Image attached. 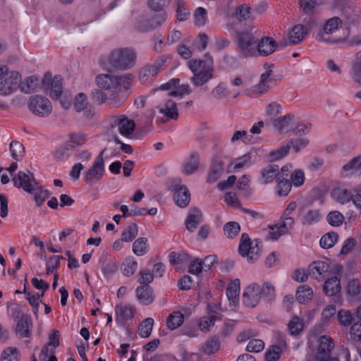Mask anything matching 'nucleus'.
I'll return each mask as SVG.
<instances>
[{
    "mask_svg": "<svg viewBox=\"0 0 361 361\" xmlns=\"http://www.w3.org/2000/svg\"><path fill=\"white\" fill-rule=\"evenodd\" d=\"M214 61L212 57L205 54L204 60L192 59L188 61V66L193 73L191 82L195 86H202L213 78Z\"/></svg>",
    "mask_w": 361,
    "mask_h": 361,
    "instance_id": "obj_1",
    "label": "nucleus"
},
{
    "mask_svg": "<svg viewBox=\"0 0 361 361\" xmlns=\"http://www.w3.org/2000/svg\"><path fill=\"white\" fill-rule=\"evenodd\" d=\"M137 53L132 47L113 49L107 57L109 64L118 71H126L135 66Z\"/></svg>",
    "mask_w": 361,
    "mask_h": 361,
    "instance_id": "obj_2",
    "label": "nucleus"
},
{
    "mask_svg": "<svg viewBox=\"0 0 361 361\" xmlns=\"http://www.w3.org/2000/svg\"><path fill=\"white\" fill-rule=\"evenodd\" d=\"M342 25V20L338 17H333L328 19L323 25L322 28L316 36L317 41L331 44H343L347 41L348 35L345 37H334L331 35L338 30Z\"/></svg>",
    "mask_w": 361,
    "mask_h": 361,
    "instance_id": "obj_3",
    "label": "nucleus"
},
{
    "mask_svg": "<svg viewBox=\"0 0 361 361\" xmlns=\"http://www.w3.org/2000/svg\"><path fill=\"white\" fill-rule=\"evenodd\" d=\"M235 41L237 51L239 55L243 58H247L256 55L257 39L251 34L246 32H236Z\"/></svg>",
    "mask_w": 361,
    "mask_h": 361,
    "instance_id": "obj_4",
    "label": "nucleus"
},
{
    "mask_svg": "<svg viewBox=\"0 0 361 361\" xmlns=\"http://www.w3.org/2000/svg\"><path fill=\"white\" fill-rule=\"evenodd\" d=\"M166 56H159L153 63H147L140 68L139 79L142 83H148L152 80L159 71L164 69L167 60Z\"/></svg>",
    "mask_w": 361,
    "mask_h": 361,
    "instance_id": "obj_5",
    "label": "nucleus"
},
{
    "mask_svg": "<svg viewBox=\"0 0 361 361\" xmlns=\"http://www.w3.org/2000/svg\"><path fill=\"white\" fill-rule=\"evenodd\" d=\"M21 82L20 75L17 71H6L0 78V94L6 96L16 91Z\"/></svg>",
    "mask_w": 361,
    "mask_h": 361,
    "instance_id": "obj_6",
    "label": "nucleus"
},
{
    "mask_svg": "<svg viewBox=\"0 0 361 361\" xmlns=\"http://www.w3.org/2000/svg\"><path fill=\"white\" fill-rule=\"evenodd\" d=\"M28 107L35 115L40 117L49 115L52 110L49 100L39 95L32 96L30 98Z\"/></svg>",
    "mask_w": 361,
    "mask_h": 361,
    "instance_id": "obj_7",
    "label": "nucleus"
},
{
    "mask_svg": "<svg viewBox=\"0 0 361 361\" xmlns=\"http://www.w3.org/2000/svg\"><path fill=\"white\" fill-rule=\"evenodd\" d=\"M105 149H103L96 158L93 166L89 169L85 174V180L90 185L96 181H99L104 176V161L103 154Z\"/></svg>",
    "mask_w": 361,
    "mask_h": 361,
    "instance_id": "obj_8",
    "label": "nucleus"
},
{
    "mask_svg": "<svg viewBox=\"0 0 361 361\" xmlns=\"http://www.w3.org/2000/svg\"><path fill=\"white\" fill-rule=\"evenodd\" d=\"M13 185L18 188H23L27 192H32L34 186L37 185L33 173L27 170L20 171L12 179Z\"/></svg>",
    "mask_w": 361,
    "mask_h": 361,
    "instance_id": "obj_9",
    "label": "nucleus"
},
{
    "mask_svg": "<svg viewBox=\"0 0 361 361\" xmlns=\"http://www.w3.org/2000/svg\"><path fill=\"white\" fill-rule=\"evenodd\" d=\"M111 128H118V132L124 136H129L135 127V122L128 119L125 115L112 116L111 119Z\"/></svg>",
    "mask_w": 361,
    "mask_h": 361,
    "instance_id": "obj_10",
    "label": "nucleus"
},
{
    "mask_svg": "<svg viewBox=\"0 0 361 361\" xmlns=\"http://www.w3.org/2000/svg\"><path fill=\"white\" fill-rule=\"evenodd\" d=\"M307 33V29L303 25H296L289 32L288 39H283L279 45L281 47L300 44Z\"/></svg>",
    "mask_w": 361,
    "mask_h": 361,
    "instance_id": "obj_11",
    "label": "nucleus"
},
{
    "mask_svg": "<svg viewBox=\"0 0 361 361\" xmlns=\"http://www.w3.org/2000/svg\"><path fill=\"white\" fill-rule=\"evenodd\" d=\"M308 271L311 277L318 281H322L331 271V266L326 262L316 261L309 266Z\"/></svg>",
    "mask_w": 361,
    "mask_h": 361,
    "instance_id": "obj_12",
    "label": "nucleus"
},
{
    "mask_svg": "<svg viewBox=\"0 0 361 361\" xmlns=\"http://www.w3.org/2000/svg\"><path fill=\"white\" fill-rule=\"evenodd\" d=\"M260 287L257 284L248 286L243 293V302L250 307H255L260 300Z\"/></svg>",
    "mask_w": 361,
    "mask_h": 361,
    "instance_id": "obj_13",
    "label": "nucleus"
},
{
    "mask_svg": "<svg viewBox=\"0 0 361 361\" xmlns=\"http://www.w3.org/2000/svg\"><path fill=\"white\" fill-rule=\"evenodd\" d=\"M252 242L251 241L249 235L247 233H243L240 237L239 244V253L243 256H247L250 261H253L257 257H255L254 254H257L259 248L257 245L255 247L252 246Z\"/></svg>",
    "mask_w": 361,
    "mask_h": 361,
    "instance_id": "obj_14",
    "label": "nucleus"
},
{
    "mask_svg": "<svg viewBox=\"0 0 361 361\" xmlns=\"http://www.w3.org/2000/svg\"><path fill=\"white\" fill-rule=\"evenodd\" d=\"M319 343L316 360L324 361L328 357L330 352L334 348V343L332 338L326 336H321L319 339Z\"/></svg>",
    "mask_w": 361,
    "mask_h": 361,
    "instance_id": "obj_15",
    "label": "nucleus"
},
{
    "mask_svg": "<svg viewBox=\"0 0 361 361\" xmlns=\"http://www.w3.org/2000/svg\"><path fill=\"white\" fill-rule=\"evenodd\" d=\"M32 326L31 317L27 314H22L16 327V333L20 338H28L31 336Z\"/></svg>",
    "mask_w": 361,
    "mask_h": 361,
    "instance_id": "obj_16",
    "label": "nucleus"
},
{
    "mask_svg": "<svg viewBox=\"0 0 361 361\" xmlns=\"http://www.w3.org/2000/svg\"><path fill=\"white\" fill-rule=\"evenodd\" d=\"M257 51L260 55L268 56L276 49L278 44L272 37H264L259 42L257 39Z\"/></svg>",
    "mask_w": 361,
    "mask_h": 361,
    "instance_id": "obj_17",
    "label": "nucleus"
},
{
    "mask_svg": "<svg viewBox=\"0 0 361 361\" xmlns=\"http://www.w3.org/2000/svg\"><path fill=\"white\" fill-rule=\"evenodd\" d=\"M166 19V13H162L155 15L154 17L147 20L143 24L138 26V30L142 32L152 30L159 27Z\"/></svg>",
    "mask_w": 361,
    "mask_h": 361,
    "instance_id": "obj_18",
    "label": "nucleus"
},
{
    "mask_svg": "<svg viewBox=\"0 0 361 361\" xmlns=\"http://www.w3.org/2000/svg\"><path fill=\"white\" fill-rule=\"evenodd\" d=\"M202 214L197 208L190 209L187 219L185 221L186 228L190 232H193L197 226L202 222Z\"/></svg>",
    "mask_w": 361,
    "mask_h": 361,
    "instance_id": "obj_19",
    "label": "nucleus"
},
{
    "mask_svg": "<svg viewBox=\"0 0 361 361\" xmlns=\"http://www.w3.org/2000/svg\"><path fill=\"white\" fill-rule=\"evenodd\" d=\"M350 75L353 82L361 85V50L355 54L351 63Z\"/></svg>",
    "mask_w": 361,
    "mask_h": 361,
    "instance_id": "obj_20",
    "label": "nucleus"
},
{
    "mask_svg": "<svg viewBox=\"0 0 361 361\" xmlns=\"http://www.w3.org/2000/svg\"><path fill=\"white\" fill-rule=\"evenodd\" d=\"M224 163L220 159H214L208 173L207 181L209 183L216 182L224 171Z\"/></svg>",
    "mask_w": 361,
    "mask_h": 361,
    "instance_id": "obj_21",
    "label": "nucleus"
},
{
    "mask_svg": "<svg viewBox=\"0 0 361 361\" xmlns=\"http://www.w3.org/2000/svg\"><path fill=\"white\" fill-rule=\"evenodd\" d=\"M136 295L139 301L143 305H147L154 301V294L149 286H142L136 288Z\"/></svg>",
    "mask_w": 361,
    "mask_h": 361,
    "instance_id": "obj_22",
    "label": "nucleus"
},
{
    "mask_svg": "<svg viewBox=\"0 0 361 361\" xmlns=\"http://www.w3.org/2000/svg\"><path fill=\"white\" fill-rule=\"evenodd\" d=\"M174 200L180 207H185L190 202V193L185 185L179 186L174 194Z\"/></svg>",
    "mask_w": 361,
    "mask_h": 361,
    "instance_id": "obj_23",
    "label": "nucleus"
},
{
    "mask_svg": "<svg viewBox=\"0 0 361 361\" xmlns=\"http://www.w3.org/2000/svg\"><path fill=\"white\" fill-rule=\"evenodd\" d=\"M257 153L254 151H250L245 155L233 159L231 164H234L233 169L237 171L244 166L251 165L256 161Z\"/></svg>",
    "mask_w": 361,
    "mask_h": 361,
    "instance_id": "obj_24",
    "label": "nucleus"
},
{
    "mask_svg": "<svg viewBox=\"0 0 361 361\" xmlns=\"http://www.w3.org/2000/svg\"><path fill=\"white\" fill-rule=\"evenodd\" d=\"M294 118L293 114H287L283 116L271 119V124L280 133L288 131L290 123Z\"/></svg>",
    "mask_w": 361,
    "mask_h": 361,
    "instance_id": "obj_25",
    "label": "nucleus"
},
{
    "mask_svg": "<svg viewBox=\"0 0 361 361\" xmlns=\"http://www.w3.org/2000/svg\"><path fill=\"white\" fill-rule=\"evenodd\" d=\"M262 183L267 184L271 182L274 178L278 180V177H281L279 166L276 164H270L264 168L261 171Z\"/></svg>",
    "mask_w": 361,
    "mask_h": 361,
    "instance_id": "obj_26",
    "label": "nucleus"
},
{
    "mask_svg": "<svg viewBox=\"0 0 361 361\" xmlns=\"http://www.w3.org/2000/svg\"><path fill=\"white\" fill-rule=\"evenodd\" d=\"M340 280L336 276L327 279L323 286V290L326 295L334 296L341 290Z\"/></svg>",
    "mask_w": 361,
    "mask_h": 361,
    "instance_id": "obj_27",
    "label": "nucleus"
},
{
    "mask_svg": "<svg viewBox=\"0 0 361 361\" xmlns=\"http://www.w3.org/2000/svg\"><path fill=\"white\" fill-rule=\"evenodd\" d=\"M134 308L131 305H117L116 307V321L117 322L126 321L133 317Z\"/></svg>",
    "mask_w": 361,
    "mask_h": 361,
    "instance_id": "obj_28",
    "label": "nucleus"
},
{
    "mask_svg": "<svg viewBox=\"0 0 361 361\" xmlns=\"http://www.w3.org/2000/svg\"><path fill=\"white\" fill-rule=\"evenodd\" d=\"M220 341L217 336H213L208 338L202 345L201 350L207 355L216 353L220 348Z\"/></svg>",
    "mask_w": 361,
    "mask_h": 361,
    "instance_id": "obj_29",
    "label": "nucleus"
},
{
    "mask_svg": "<svg viewBox=\"0 0 361 361\" xmlns=\"http://www.w3.org/2000/svg\"><path fill=\"white\" fill-rule=\"evenodd\" d=\"M114 75L111 74H101L97 76L96 82L98 87L104 90L116 88Z\"/></svg>",
    "mask_w": 361,
    "mask_h": 361,
    "instance_id": "obj_30",
    "label": "nucleus"
},
{
    "mask_svg": "<svg viewBox=\"0 0 361 361\" xmlns=\"http://www.w3.org/2000/svg\"><path fill=\"white\" fill-rule=\"evenodd\" d=\"M313 290L307 285L300 286L296 291V298L300 304H305L312 300Z\"/></svg>",
    "mask_w": 361,
    "mask_h": 361,
    "instance_id": "obj_31",
    "label": "nucleus"
},
{
    "mask_svg": "<svg viewBox=\"0 0 361 361\" xmlns=\"http://www.w3.org/2000/svg\"><path fill=\"white\" fill-rule=\"evenodd\" d=\"M160 113L163 114L168 118L177 119L178 112L176 104L173 100L169 99L164 104V107L159 108Z\"/></svg>",
    "mask_w": 361,
    "mask_h": 361,
    "instance_id": "obj_32",
    "label": "nucleus"
},
{
    "mask_svg": "<svg viewBox=\"0 0 361 361\" xmlns=\"http://www.w3.org/2000/svg\"><path fill=\"white\" fill-rule=\"evenodd\" d=\"M331 196L341 204H345L350 201L352 194L346 188H336L331 192Z\"/></svg>",
    "mask_w": 361,
    "mask_h": 361,
    "instance_id": "obj_33",
    "label": "nucleus"
},
{
    "mask_svg": "<svg viewBox=\"0 0 361 361\" xmlns=\"http://www.w3.org/2000/svg\"><path fill=\"white\" fill-rule=\"evenodd\" d=\"M184 315L178 311L173 312L167 317L166 325L171 330L178 328L183 323Z\"/></svg>",
    "mask_w": 361,
    "mask_h": 361,
    "instance_id": "obj_34",
    "label": "nucleus"
},
{
    "mask_svg": "<svg viewBox=\"0 0 361 361\" xmlns=\"http://www.w3.org/2000/svg\"><path fill=\"white\" fill-rule=\"evenodd\" d=\"M40 85V80L35 77L31 76L26 78L21 85V90L27 94H30L36 91Z\"/></svg>",
    "mask_w": 361,
    "mask_h": 361,
    "instance_id": "obj_35",
    "label": "nucleus"
},
{
    "mask_svg": "<svg viewBox=\"0 0 361 361\" xmlns=\"http://www.w3.org/2000/svg\"><path fill=\"white\" fill-rule=\"evenodd\" d=\"M303 327V319L298 316H294L288 324V331L292 336L300 334Z\"/></svg>",
    "mask_w": 361,
    "mask_h": 361,
    "instance_id": "obj_36",
    "label": "nucleus"
},
{
    "mask_svg": "<svg viewBox=\"0 0 361 361\" xmlns=\"http://www.w3.org/2000/svg\"><path fill=\"white\" fill-rule=\"evenodd\" d=\"M200 159L197 154H191L189 160L184 164L183 171L186 175L195 173L199 166Z\"/></svg>",
    "mask_w": 361,
    "mask_h": 361,
    "instance_id": "obj_37",
    "label": "nucleus"
},
{
    "mask_svg": "<svg viewBox=\"0 0 361 361\" xmlns=\"http://www.w3.org/2000/svg\"><path fill=\"white\" fill-rule=\"evenodd\" d=\"M63 85L62 78L60 75H55L52 79L51 84L50 97L52 99H57L62 93Z\"/></svg>",
    "mask_w": 361,
    "mask_h": 361,
    "instance_id": "obj_38",
    "label": "nucleus"
},
{
    "mask_svg": "<svg viewBox=\"0 0 361 361\" xmlns=\"http://www.w3.org/2000/svg\"><path fill=\"white\" fill-rule=\"evenodd\" d=\"M239 292L240 280L235 279L226 288V295L231 302H235L238 298Z\"/></svg>",
    "mask_w": 361,
    "mask_h": 361,
    "instance_id": "obj_39",
    "label": "nucleus"
},
{
    "mask_svg": "<svg viewBox=\"0 0 361 361\" xmlns=\"http://www.w3.org/2000/svg\"><path fill=\"white\" fill-rule=\"evenodd\" d=\"M154 325V319L148 317L143 320L139 325L138 333L142 338H147L150 336Z\"/></svg>",
    "mask_w": 361,
    "mask_h": 361,
    "instance_id": "obj_40",
    "label": "nucleus"
},
{
    "mask_svg": "<svg viewBox=\"0 0 361 361\" xmlns=\"http://www.w3.org/2000/svg\"><path fill=\"white\" fill-rule=\"evenodd\" d=\"M92 99L97 103L98 104H102L106 102L109 99H114L115 94L114 92L111 93L109 95L108 94L99 89H95L91 92Z\"/></svg>",
    "mask_w": 361,
    "mask_h": 361,
    "instance_id": "obj_41",
    "label": "nucleus"
},
{
    "mask_svg": "<svg viewBox=\"0 0 361 361\" xmlns=\"http://www.w3.org/2000/svg\"><path fill=\"white\" fill-rule=\"evenodd\" d=\"M147 239L146 238H139L133 243V251L137 256H142L147 252Z\"/></svg>",
    "mask_w": 361,
    "mask_h": 361,
    "instance_id": "obj_42",
    "label": "nucleus"
},
{
    "mask_svg": "<svg viewBox=\"0 0 361 361\" xmlns=\"http://www.w3.org/2000/svg\"><path fill=\"white\" fill-rule=\"evenodd\" d=\"M138 234V226L136 224H130L125 228L121 235V240L131 242Z\"/></svg>",
    "mask_w": 361,
    "mask_h": 361,
    "instance_id": "obj_43",
    "label": "nucleus"
},
{
    "mask_svg": "<svg viewBox=\"0 0 361 361\" xmlns=\"http://www.w3.org/2000/svg\"><path fill=\"white\" fill-rule=\"evenodd\" d=\"M337 319L341 326H348L355 321L354 316L350 310H341L337 313Z\"/></svg>",
    "mask_w": 361,
    "mask_h": 361,
    "instance_id": "obj_44",
    "label": "nucleus"
},
{
    "mask_svg": "<svg viewBox=\"0 0 361 361\" xmlns=\"http://www.w3.org/2000/svg\"><path fill=\"white\" fill-rule=\"evenodd\" d=\"M10 151L12 157L16 160H20L24 156V146L18 141H12L10 143Z\"/></svg>",
    "mask_w": 361,
    "mask_h": 361,
    "instance_id": "obj_45",
    "label": "nucleus"
},
{
    "mask_svg": "<svg viewBox=\"0 0 361 361\" xmlns=\"http://www.w3.org/2000/svg\"><path fill=\"white\" fill-rule=\"evenodd\" d=\"M176 16L179 21H183L188 19L190 16V11L187 8L183 0H176Z\"/></svg>",
    "mask_w": 361,
    "mask_h": 361,
    "instance_id": "obj_46",
    "label": "nucleus"
},
{
    "mask_svg": "<svg viewBox=\"0 0 361 361\" xmlns=\"http://www.w3.org/2000/svg\"><path fill=\"white\" fill-rule=\"evenodd\" d=\"M20 353L18 348H6L1 354V361H19Z\"/></svg>",
    "mask_w": 361,
    "mask_h": 361,
    "instance_id": "obj_47",
    "label": "nucleus"
},
{
    "mask_svg": "<svg viewBox=\"0 0 361 361\" xmlns=\"http://www.w3.org/2000/svg\"><path fill=\"white\" fill-rule=\"evenodd\" d=\"M240 231V226L236 221H230L226 223L224 226V234L228 238H233L235 237Z\"/></svg>",
    "mask_w": 361,
    "mask_h": 361,
    "instance_id": "obj_48",
    "label": "nucleus"
},
{
    "mask_svg": "<svg viewBox=\"0 0 361 361\" xmlns=\"http://www.w3.org/2000/svg\"><path fill=\"white\" fill-rule=\"evenodd\" d=\"M359 171L361 173V157H356L352 159L349 162L345 164L342 168V174L345 176L344 173L350 171Z\"/></svg>",
    "mask_w": 361,
    "mask_h": 361,
    "instance_id": "obj_49",
    "label": "nucleus"
},
{
    "mask_svg": "<svg viewBox=\"0 0 361 361\" xmlns=\"http://www.w3.org/2000/svg\"><path fill=\"white\" fill-rule=\"evenodd\" d=\"M278 195L280 196H286L289 192L290 191L292 187V183L284 178H281V177H278Z\"/></svg>",
    "mask_w": 361,
    "mask_h": 361,
    "instance_id": "obj_50",
    "label": "nucleus"
},
{
    "mask_svg": "<svg viewBox=\"0 0 361 361\" xmlns=\"http://www.w3.org/2000/svg\"><path fill=\"white\" fill-rule=\"evenodd\" d=\"M137 262L132 259L127 258L121 264V270L124 276L133 275L137 269Z\"/></svg>",
    "mask_w": 361,
    "mask_h": 361,
    "instance_id": "obj_51",
    "label": "nucleus"
},
{
    "mask_svg": "<svg viewBox=\"0 0 361 361\" xmlns=\"http://www.w3.org/2000/svg\"><path fill=\"white\" fill-rule=\"evenodd\" d=\"M321 217L320 212L318 209H310L302 218V224L311 225L317 222Z\"/></svg>",
    "mask_w": 361,
    "mask_h": 361,
    "instance_id": "obj_52",
    "label": "nucleus"
},
{
    "mask_svg": "<svg viewBox=\"0 0 361 361\" xmlns=\"http://www.w3.org/2000/svg\"><path fill=\"white\" fill-rule=\"evenodd\" d=\"M190 259L189 255L185 252L180 253L173 252L169 255V261L173 265L188 262Z\"/></svg>",
    "mask_w": 361,
    "mask_h": 361,
    "instance_id": "obj_53",
    "label": "nucleus"
},
{
    "mask_svg": "<svg viewBox=\"0 0 361 361\" xmlns=\"http://www.w3.org/2000/svg\"><path fill=\"white\" fill-rule=\"evenodd\" d=\"M338 238V235L336 233H329L322 236L320 240V245L325 249L330 248L337 241Z\"/></svg>",
    "mask_w": 361,
    "mask_h": 361,
    "instance_id": "obj_54",
    "label": "nucleus"
},
{
    "mask_svg": "<svg viewBox=\"0 0 361 361\" xmlns=\"http://www.w3.org/2000/svg\"><path fill=\"white\" fill-rule=\"evenodd\" d=\"M34 195V199L37 206H41L44 200L49 197V192L47 190H43L41 188H35L32 192Z\"/></svg>",
    "mask_w": 361,
    "mask_h": 361,
    "instance_id": "obj_55",
    "label": "nucleus"
},
{
    "mask_svg": "<svg viewBox=\"0 0 361 361\" xmlns=\"http://www.w3.org/2000/svg\"><path fill=\"white\" fill-rule=\"evenodd\" d=\"M317 5V0H300V6L306 15H312Z\"/></svg>",
    "mask_w": 361,
    "mask_h": 361,
    "instance_id": "obj_56",
    "label": "nucleus"
},
{
    "mask_svg": "<svg viewBox=\"0 0 361 361\" xmlns=\"http://www.w3.org/2000/svg\"><path fill=\"white\" fill-rule=\"evenodd\" d=\"M87 106L88 103L85 94L82 92L78 94L74 100V108L76 111L80 112L82 110H85Z\"/></svg>",
    "mask_w": 361,
    "mask_h": 361,
    "instance_id": "obj_57",
    "label": "nucleus"
},
{
    "mask_svg": "<svg viewBox=\"0 0 361 361\" xmlns=\"http://www.w3.org/2000/svg\"><path fill=\"white\" fill-rule=\"evenodd\" d=\"M85 142V135L83 133H74L70 135V140L66 142L73 149L76 147L80 146Z\"/></svg>",
    "mask_w": 361,
    "mask_h": 361,
    "instance_id": "obj_58",
    "label": "nucleus"
},
{
    "mask_svg": "<svg viewBox=\"0 0 361 361\" xmlns=\"http://www.w3.org/2000/svg\"><path fill=\"white\" fill-rule=\"evenodd\" d=\"M344 220L343 214L338 211H333L327 215L328 223L333 226H338Z\"/></svg>",
    "mask_w": 361,
    "mask_h": 361,
    "instance_id": "obj_59",
    "label": "nucleus"
},
{
    "mask_svg": "<svg viewBox=\"0 0 361 361\" xmlns=\"http://www.w3.org/2000/svg\"><path fill=\"white\" fill-rule=\"evenodd\" d=\"M215 320L216 317L213 315L203 317L200 321L199 326L202 331L207 332L214 325Z\"/></svg>",
    "mask_w": 361,
    "mask_h": 361,
    "instance_id": "obj_60",
    "label": "nucleus"
},
{
    "mask_svg": "<svg viewBox=\"0 0 361 361\" xmlns=\"http://www.w3.org/2000/svg\"><path fill=\"white\" fill-rule=\"evenodd\" d=\"M195 23L197 26H202L206 23L207 11L202 7H199L196 9L194 13Z\"/></svg>",
    "mask_w": 361,
    "mask_h": 361,
    "instance_id": "obj_61",
    "label": "nucleus"
},
{
    "mask_svg": "<svg viewBox=\"0 0 361 361\" xmlns=\"http://www.w3.org/2000/svg\"><path fill=\"white\" fill-rule=\"evenodd\" d=\"M281 355V348L279 345H272L265 353L267 361H277Z\"/></svg>",
    "mask_w": 361,
    "mask_h": 361,
    "instance_id": "obj_62",
    "label": "nucleus"
},
{
    "mask_svg": "<svg viewBox=\"0 0 361 361\" xmlns=\"http://www.w3.org/2000/svg\"><path fill=\"white\" fill-rule=\"evenodd\" d=\"M309 143L308 140L305 138H297L291 139L288 145H290V147L293 149L295 152H300L302 149L305 148Z\"/></svg>",
    "mask_w": 361,
    "mask_h": 361,
    "instance_id": "obj_63",
    "label": "nucleus"
},
{
    "mask_svg": "<svg viewBox=\"0 0 361 361\" xmlns=\"http://www.w3.org/2000/svg\"><path fill=\"white\" fill-rule=\"evenodd\" d=\"M290 149V145L287 144L285 146L281 147L276 151L271 152L269 155L271 161H276L284 157L288 153Z\"/></svg>",
    "mask_w": 361,
    "mask_h": 361,
    "instance_id": "obj_64",
    "label": "nucleus"
}]
</instances>
